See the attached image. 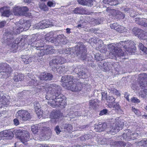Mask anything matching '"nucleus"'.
<instances>
[{"mask_svg": "<svg viewBox=\"0 0 147 147\" xmlns=\"http://www.w3.org/2000/svg\"><path fill=\"white\" fill-rule=\"evenodd\" d=\"M41 86L45 90H48L46 98L49 100L48 103L51 107H56L66 105L65 96L60 93L61 89L60 86L55 84H49L47 83L43 84Z\"/></svg>", "mask_w": 147, "mask_h": 147, "instance_id": "f257e3e1", "label": "nucleus"}, {"mask_svg": "<svg viewBox=\"0 0 147 147\" xmlns=\"http://www.w3.org/2000/svg\"><path fill=\"white\" fill-rule=\"evenodd\" d=\"M23 20L21 19L19 21L16 22L15 26L13 27L11 31L5 33L3 37V42L9 45L13 41V34H19L24 30L26 31L29 29L31 24L27 22H24Z\"/></svg>", "mask_w": 147, "mask_h": 147, "instance_id": "f03ea898", "label": "nucleus"}, {"mask_svg": "<svg viewBox=\"0 0 147 147\" xmlns=\"http://www.w3.org/2000/svg\"><path fill=\"white\" fill-rule=\"evenodd\" d=\"M94 127V129L97 132H100L105 130L107 133L111 134L117 133L122 128L121 125L118 121L114 123L109 127H108L107 123H105L95 125Z\"/></svg>", "mask_w": 147, "mask_h": 147, "instance_id": "7ed1b4c3", "label": "nucleus"}, {"mask_svg": "<svg viewBox=\"0 0 147 147\" xmlns=\"http://www.w3.org/2000/svg\"><path fill=\"white\" fill-rule=\"evenodd\" d=\"M76 53L77 56L81 60L88 61L89 65L92 67L96 66L94 63L91 61L92 56L90 54H86V48L83 45H81L79 47L76 46L75 48Z\"/></svg>", "mask_w": 147, "mask_h": 147, "instance_id": "20e7f679", "label": "nucleus"}, {"mask_svg": "<svg viewBox=\"0 0 147 147\" xmlns=\"http://www.w3.org/2000/svg\"><path fill=\"white\" fill-rule=\"evenodd\" d=\"M119 45L118 44L111 43L108 45V49L109 50L111 54L113 56V59H118V58L123 56L124 54L122 50L120 48Z\"/></svg>", "mask_w": 147, "mask_h": 147, "instance_id": "39448f33", "label": "nucleus"}, {"mask_svg": "<svg viewBox=\"0 0 147 147\" xmlns=\"http://www.w3.org/2000/svg\"><path fill=\"white\" fill-rule=\"evenodd\" d=\"M138 136V133H131V130L130 129H128L125 131V132L120 136V138L121 140H125L128 141L130 140H134Z\"/></svg>", "mask_w": 147, "mask_h": 147, "instance_id": "423d86ee", "label": "nucleus"}, {"mask_svg": "<svg viewBox=\"0 0 147 147\" xmlns=\"http://www.w3.org/2000/svg\"><path fill=\"white\" fill-rule=\"evenodd\" d=\"M12 71V69L7 63H3L1 64L0 72L4 78H7L8 74Z\"/></svg>", "mask_w": 147, "mask_h": 147, "instance_id": "0eeeda50", "label": "nucleus"}, {"mask_svg": "<svg viewBox=\"0 0 147 147\" xmlns=\"http://www.w3.org/2000/svg\"><path fill=\"white\" fill-rule=\"evenodd\" d=\"M16 115L18 118L24 121L29 120L31 118L30 113L26 110H19L17 112Z\"/></svg>", "mask_w": 147, "mask_h": 147, "instance_id": "6e6552de", "label": "nucleus"}, {"mask_svg": "<svg viewBox=\"0 0 147 147\" xmlns=\"http://www.w3.org/2000/svg\"><path fill=\"white\" fill-rule=\"evenodd\" d=\"M44 49L40 50L38 54V56H42L45 55L53 53L55 52V50L53 49L52 46L49 45H47Z\"/></svg>", "mask_w": 147, "mask_h": 147, "instance_id": "1a4fd4ad", "label": "nucleus"}, {"mask_svg": "<svg viewBox=\"0 0 147 147\" xmlns=\"http://www.w3.org/2000/svg\"><path fill=\"white\" fill-rule=\"evenodd\" d=\"M82 84L79 82H74L69 86L66 89L70 90L72 91L77 92L80 91L82 90Z\"/></svg>", "mask_w": 147, "mask_h": 147, "instance_id": "9d476101", "label": "nucleus"}, {"mask_svg": "<svg viewBox=\"0 0 147 147\" xmlns=\"http://www.w3.org/2000/svg\"><path fill=\"white\" fill-rule=\"evenodd\" d=\"M97 64L98 67L103 71L105 72L109 71L113 65V64L110 62L104 63L103 62H99Z\"/></svg>", "mask_w": 147, "mask_h": 147, "instance_id": "9b49d317", "label": "nucleus"}, {"mask_svg": "<svg viewBox=\"0 0 147 147\" xmlns=\"http://www.w3.org/2000/svg\"><path fill=\"white\" fill-rule=\"evenodd\" d=\"M45 40L44 38H38L36 41L31 44V46L37 50L40 49V48L43 47L45 43Z\"/></svg>", "mask_w": 147, "mask_h": 147, "instance_id": "f8f14e48", "label": "nucleus"}, {"mask_svg": "<svg viewBox=\"0 0 147 147\" xmlns=\"http://www.w3.org/2000/svg\"><path fill=\"white\" fill-rule=\"evenodd\" d=\"M53 78V76L51 74L45 72L42 73L38 77L40 81H42V80L49 81L52 80Z\"/></svg>", "mask_w": 147, "mask_h": 147, "instance_id": "ddd939ff", "label": "nucleus"}, {"mask_svg": "<svg viewBox=\"0 0 147 147\" xmlns=\"http://www.w3.org/2000/svg\"><path fill=\"white\" fill-rule=\"evenodd\" d=\"M0 137H5L8 140H11L13 137V133L8 130L2 131L0 132Z\"/></svg>", "mask_w": 147, "mask_h": 147, "instance_id": "4468645a", "label": "nucleus"}, {"mask_svg": "<svg viewBox=\"0 0 147 147\" xmlns=\"http://www.w3.org/2000/svg\"><path fill=\"white\" fill-rule=\"evenodd\" d=\"M64 58L62 57L56 56L55 57L51 60L49 62V65L50 66H52L53 65H56L58 64H62L63 62L62 60H63Z\"/></svg>", "mask_w": 147, "mask_h": 147, "instance_id": "2eb2a0df", "label": "nucleus"}, {"mask_svg": "<svg viewBox=\"0 0 147 147\" xmlns=\"http://www.w3.org/2000/svg\"><path fill=\"white\" fill-rule=\"evenodd\" d=\"M138 85L141 88H146L147 87V74H144L142 75L141 80L139 82Z\"/></svg>", "mask_w": 147, "mask_h": 147, "instance_id": "dca6fc26", "label": "nucleus"}, {"mask_svg": "<svg viewBox=\"0 0 147 147\" xmlns=\"http://www.w3.org/2000/svg\"><path fill=\"white\" fill-rule=\"evenodd\" d=\"M110 27L112 29H114L120 33H123L125 31L124 27L118 25L117 23H114L110 25Z\"/></svg>", "mask_w": 147, "mask_h": 147, "instance_id": "f3484780", "label": "nucleus"}, {"mask_svg": "<svg viewBox=\"0 0 147 147\" xmlns=\"http://www.w3.org/2000/svg\"><path fill=\"white\" fill-rule=\"evenodd\" d=\"M136 23L139 25L144 27L147 26V20L144 18H136L135 19Z\"/></svg>", "mask_w": 147, "mask_h": 147, "instance_id": "a211bd4d", "label": "nucleus"}, {"mask_svg": "<svg viewBox=\"0 0 147 147\" xmlns=\"http://www.w3.org/2000/svg\"><path fill=\"white\" fill-rule=\"evenodd\" d=\"M85 69L81 66H79L75 68L73 70L79 76H83L85 74Z\"/></svg>", "mask_w": 147, "mask_h": 147, "instance_id": "6ab92c4d", "label": "nucleus"}, {"mask_svg": "<svg viewBox=\"0 0 147 147\" xmlns=\"http://www.w3.org/2000/svg\"><path fill=\"white\" fill-rule=\"evenodd\" d=\"M29 139V133L25 131H24L23 134L22 135L19 139L23 143L27 142Z\"/></svg>", "mask_w": 147, "mask_h": 147, "instance_id": "aec40b11", "label": "nucleus"}, {"mask_svg": "<svg viewBox=\"0 0 147 147\" xmlns=\"http://www.w3.org/2000/svg\"><path fill=\"white\" fill-rule=\"evenodd\" d=\"M94 0H78L79 3L82 5L91 7L93 5Z\"/></svg>", "mask_w": 147, "mask_h": 147, "instance_id": "412c9836", "label": "nucleus"}, {"mask_svg": "<svg viewBox=\"0 0 147 147\" xmlns=\"http://www.w3.org/2000/svg\"><path fill=\"white\" fill-rule=\"evenodd\" d=\"M45 42L46 41L50 42L52 43H54L56 41V40L53 38V34L52 32H50L45 35Z\"/></svg>", "mask_w": 147, "mask_h": 147, "instance_id": "4be33fe9", "label": "nucleus"}, {"mask_svg": "<svg viewBox=\"0 0 147 147\" xmlns=\"http://www.w3.org/2000/svg\"><path fill=\"white\" fill-rule=\"evenodd\" d=\"M60 127L62 129V131L68 132L72 129V126L71 125L64 123L61 124Z\"/></svg>", "mask_w": 147, "mask_h": 147, "instance_id": "5701e85b", "label": "nucleus"}, {"mask_svg": "<svg viewBox=\"0 0 147 147\" xmlns=\"http://www.w3.org/2000/svg\"><path fill=\"white\" fill-rule=\"evenodd\" d=\"M24 78V76L23 74H20L17 72L14 73L13 80L16 82L21 81Z\"/></svg>", "mask_w": 147, "mask_h": 147, "instance_id": "b1692460", "label": "nucleus"}, {"mask_svg": "<svg viewBox=\"0 0 147 147\" xmlns=\"http://www.w3.org/2000/svg\"><path fill=\"white\" fill-rule=\"evenodd\" d=\"M129 40L123 41L119 43L120 45H122V46H120L121 48H122L126 49V51H129Z\"/></svg>", "mask_w": 147, "mask_h": 147, "instance_id": "393cba45", "label": "nucleus"}, {"mask_svg": "<svg viewBox=\"0 0 147 147\" xmlns=\"http://www.w3.org/2000/svg\"><path fill=\"white\" fill-rule=\"evenodd\" d=\"M68 77H67V82L68 83L67 87L69 86L71 84H72L73 82H77L78 80L76 79L74 77V76L71 75H68Z\"/></svg>", "mask_w": 147, "mask_h": 147, "instance_id": "a878e982", "label": "nucleus"}, {"mask_svg": "<svg viewBox=\"0 0 147 147\" xmlns=\"http://www.w3.org/2000/svg\"><path fill=\"white\" fill-rule=\"evenodd\" d=\"M21 11V7L17 6L13 8V12L15 16H22V12Z\"/></svg>", "mask_w": 147, "mask_h": 147, "instance_id": "bb28decb", "label": "nucleus"}, {"mask_svg": "<svg viewBox=\"0 0 147 147\" xmlns=\"http://www.w3.org/2000/svg\"><path fill=\"white\" fill-rule=\"evenodd\" d=\"M39 8L42 11H48L49 8L43 2H40L38 4Z\"/></svg>", "mask_w": 147, "mask_h": 147, "instance_id": "cd10ccee", "label": "nucleus"}, {"mask_svg": "<svg viewBox=\"0 0 147 147\" xmlns=\"http://www.w3.org/2000/svg\"><path fill=\"white\" fill-rule=\"evenodd\" d=\"M98 101L97 99H94L92 100H90L89 101L90 106L92 107L93 109H96L98 106Z\"/></svg>", "mask_w": 147, "mask_h": 147, "instance_id": "c85d7f7f", "label": "nucleus"}, {"mask_svg": "<svg viewBox=\"0 0 147 147\" xmlns=\"http://www.w3.org/2000/svg\"><path fill=\"white\" fill-rule=\"evenodd\" d=\"M50 117L52 119H57L60 116L58 111H53L50 115Z\"/></svg>", "mask_w": 147, "mask_h": 147, "instance_id": "c756f323", "label": "nucleus"}, {"mask_svg": "<svg viewBox=\"0 0 147 147\" xmlns=\"http://www.w3.org/2000/svg\"><path fill=\"white\" fill-rule=\"evenodd\" d=\"M113 145L115 147H125L126 143L123 141H119L114 142Z\"/></svg>", "mask_w": 147, "mask_h": 147, "instance_id": "7c9ffc66", "label": "nucleus"}, {"mask_svg": "<svg viewBox=\"0 0 147 147\" xmlns=\"http://www.w3.org/2000/svg\"><path fill=\"white\" fill-rule=\"evenodd\" d=\"M16 40H18V41L19 42L18 43V44L19 46H20L21 47L24 46L25 44L26 43L27 39H26L24 36L22 37V38H21L20 39L17 38Z\"/></svg>", "mask_w": 147, "mask_h": 147, "instance_id": "2f4dec72", "label": "nucleus"}, {"mask_svg": "<svg viewBox=\"0 0 147 147\" xmlns=\"http://www.w3.org/2000/svg\"><path fill=\"white\" fill-rule=\"evenodd\" d=\"M113 11H115V13L116 16L119 19H123L124 18L125 15L123 13L118 10L114 9Z\"/></svg>", "mask_w": 147, "mask_h": 147, "instance_id": "473e14b6", "label": "nucleus"}, {"mask_svg": "<svg viewBox=\"0 0 147 147\" xmlns=\"http://www.w3.org/2000/svg\"><path fill=\"white\" fill-rule=\"evenodd\" d=\"M67 77H68V75L64 76H62L61 80V82L63 83L62 84L63 86L66 88H67L68 84L67 83Z\"/></svg>", "mask_w": 147, "mask_h": 147, "instance_id": "72a5a7b5", "label": "nucleus"}, {"mask_svg": "<svg viewBox=\"0 0 147 147\" xmlns=\"http://www.w3.org/2000/svg\"><path fill=\"white\" fill-rule=\"evenodd\" d=\"M23 132H24V131H22L20 129L15 130L13 131V135L14 134L15 136H16V137L19 139H20V136L23 134Z\"/></svg>", "mask_w": 147, "mask_h": 147, "instance_id": "f704fd0d", "label": "nucleus"}, {"mask_svg": "<svg viewBox=\"0 0 147 147\" xmlns=\"http://www.w3.org/2000/svg\"><path fill=\"white\" fill-rule=\"evenodd\" d=\"M139 34L138 36V37L141 39L146 40L147 39L144 37L147 36V32L143 31L142 30V31Z\"/></svg>", "mask_w": 147, "mask_h": 147, "instance_id": "c9c22d12", "label": "nucleus"}, {"mask_svg": "<svg viewBox=\"0 0 147 147\" xmlns=\"http://www.w3.org/2000/svg\"><path fill=\"white\" fill-rule=\"evenodd\" d=\"M129 51H128L129 52H131L132 51L133 52L134 50L135 49V48H136L134 42L132 41L129 40Z\"/></svg>", "mask_w": 147, "mask_h": 147, "instance_id": "e433bc0d", "label": "nucleus"}, {"mask_svg": "<svg viewBox=\"0 0 147 147\" xmlns=\"http://www.w3.org/2000/svg\"><path fill=\"white\" fill-rule=\"evenodd\" d=\"M138 45L140 50L142 51L146 54H147V48L145 47L142 43H138Z\"/></svg>", "mask_w": 147, "mask_h": 147, "instance_id": "4c0bfd02", "label": "nucleus"}, {"mask_svg": "<svg viewBox=\"0 0 147 147\" xmlns=\"http://www.w3.org/2000/svg\"><path fill=\"white\" fill-rule=\"evenodd\" d=\"M18 41L16 40L13 42L11 47L12 49L13 50V52H16L15 51L16 50V49H18L19 45L18 44Z\"/></svg>", "mask_w": 147, "mask_h": 147, "instance_id": "58836bf2", "label": "nucleus"}, {"mask_svg": "<svg viewBox=\"0 0 147 147\" xmlns=\"http://www.w3.org/2000/svg\"><path fill=\"white\" fill-rule=\"evenodd\" d=\"M84 10L83 8L77 7L75 9L73 12L76 14H82L84 13Z\"/></svg>", "mask_w": 147, "mask_h": 147, "instance_id": "ea45409f", "label": "nucleus"}, {"mask_svg": "<svg viewBox=\"0 0 147 147\" xmlns=\"http://www.w3.org/2000/svg\"><path fill=\"white\" fill-rule=\"evenodd\" d=\"M141 31H142V30L136 27H134L132 30L133 34L135 36L137 35L138 36Z\"/></svg>", "mask_w": 147, "mask_h": 147, "instance_id": "a19ab883", "label": "nucleus"}, {"mask_svg": "<svg viewBox=\"0 0 147 147\" xmlns=\"http://www.w3.org/2000/svg\"><path fill=\"white\" fill-rule=\"evenodd\" d=\"M107 101L109 103V106H110V105H112L113 103L115 101V99L113 96H108V97L106 98Z\"/></svg>", "mask_w": 147, "mask_h": 147, "instance_id": "79ce46f5", "label": "nucleus"}, {"mask_svg": "<svg viewBox=\"0 0 147 147\" xmlns=\"http://www.w3.org/2000/svg\"><path fill=\"white\" fill-rule=\"evenodd\" d=\"M30 37L29 39L28 43V45H31L32 43L35 42V41H36L38 38L35 36H31Z\"/></svg>", "mask_w": 147, "mask_h": 147, "instance_id": "37998d69", "label": "nucleus"}, {"mask_svg": "<svg viewBox=\"0 0 147 147\" xmlns=\"http://www.w3.org/2000/svg\"><path fill=\"white\" fill-rule=\"evenodd\" d=\"M66 37L63 34H60L57 36V38L63 44L66 43V42H65V40Z\"/></svg>", "mask_w": 147, "mask_h": 147, "instance_id": "c03bdc74", "label": "nucleus"}, {"mask_svg": "<svg viewBox=\"0 0 147 147\" xmlns=\"http://www.w3.org/2000/svg\"><path fill=\"white\" fill-rule=\"evenodd\" d=\"M22 61H23L25 64H28L31 62V59H30V58H28L24 56L22 57Z\"/></svg>", "mask_w": 147, "mask_h": 147, "instance_id": "a18cd8bd", "label": "nucleus"}, {"mask_svg": "<svg viewBox=\"0 0 147 147\" xmlns=\"http://www.w3.org/2000/svg\"><path fill=\"white\" fill-rule=\"evenodd\" d=\"M138 145L139 146H147V140L144 139L138 142L137 143Z\"/></svg>", "mask_w": 147, "mask_h": 147, "instance_id": "49530a36", "label": "nucleus"}, {"mask_svg": "<svg viewBox=\"0 0 147 147\" xmlns=\"http://www.w3.org/2000/svg\"><path fill=\"white\" fill-rule=\"evenodd\" d=\"M38 128H39L40 127ZM38 127L37 125H33L31 126V130L33 133L35 134L38 132L39 129H38Z\"/></svg>", "mask_w": 147, "mask_h": 147, "instance_id": "de8ad7c7", "label": "nucleus"}, {"mask_svg": "<svg viewBox=\"0 0 147 147\" xmlns=\"http://www.w3.org/2000/svg\"><path fill=\"white\" fill-rule=\"evenodd\" d=\"M55 2L53 0H48L47 3V6L49 7H54L55 5Z\"/></svg>", "mask_w": 147, "mask_h": 147, "instance_id": "09e8293b", "label": "nucleus"}, {"mask_svg": "<svg viewBox=\"0 0 147 147\" xmlns=\"http://www.w3.org/2000/svg\"><path fill=\"white\" fill-rule=\"evenodd\" d=\"M95 60L97 61H102L103 59L102 56L98 53H96L94 55Z\"/></svg>", "mask_w": 147, "mask_h": 147, "instance_id": "8fccbe9b", "label": "nucleus"}, {"mask_svg": "<svg viewBox=\"0 0 147 147\" xmlns=\"http://www.w3.org/2000/svg\"><path fill=\"white\" fill-rule=\"evenodd\" d=\"M33 85L34 86H37L38 85H41V84H42V85L43 84L45 83H43L41 81H40V80L39 81H37V80L35 79H33Z\"/></svg>", "mask_w": 147, "mask_h": 147, "instance_id": "3c124183", "label": "nucleus"}, {"mask_svg": "<svg viewBox=\"0 0 147 147\" xmlns=\"http://www.w3.org/2000/svg\"><path fill=\"white\" fill-rule=\"evenodd\" d=\"M28 8L26 6L21 7V12H22V16L24 15L25 13L28 11Z\"/></svg>", "mask_w": 147, "mask_h": 147, "instance_id": "603ef678", "label": "nucleus"}, {"mask_svg": "<svg viewBox=\"0 0 147 147\" xmlns=\"http://www.w3.org/2000/svg\"><path fill=\"white\" fill-rule=\"evenodd\" d=\"M34 106L35 108V111L40 110V106L39 102L37 101H35L34 103Z\"/></svg>", "mask_w": 147, "mask_h": 147, "instance_id": "864d4df0", "label": "nucleus"}, {"mask_svg": "<svg viewBox=\"0 0 147 147\" xmlns=\"http://www.w3.org/2000/svg\"><path fill=\"white\" fill-rule=\"evenodd\" d=\"M110 105V107L115 108L117 110H118L119 109H120V107L119 106V104L118 103H114L113 104H112V105Z\"/></svg>", "mask_w": 147, "mask_h": 147, "instance_id": "5fc2aeb1", "label": "nucleus"}, {"mask_svg": "<svg viewBox=\"0 0 147 147\" xmlns=\"http://www.w3.org/2000/svg\"><path fill=\"white\" fill-rule=\"evenodd\" d=\"M109 114L108 110L107 109H103L100 111L99 115L102 116L104 115H107Z\"/></svg>", "mask_w": 147, "mask_h": 147, "instance_id": "6e6d98bb", "label": "nucleus"}, {"mask_svg": "<svg viewBox=\"0 0 147 147\" xmlns=\"http://www.w3.org/2000/svg\"><path fill=\"white\" fill-rule=\"evenodd\" d=\"M42 22L44 24V26L45 28L49 27L51 25V23L48 20H42Z\"/></svg>", "mask_w": 147, "mask_h": 147, "instance_id": "4d7b16f0", "label": "nucleus"}, {"mask_svg": "<svg viewBox=\"0 0 147 147\" xmlns=\"http://www.w3.org/2000/svg\"><path fill=\"white\" fill-rule=\"evenodd\" d=\"M10 14V13L9 10H6L3 11L2 14V16L6 17H8Z\"/></svg>", "mask_w": 147, "mask_h": 147, "instance_id": "13d9d810", "label": "nucleus"}, {"mask_svg": "<svg viewBox=\"0 0 147 147\" xmlns=\"http://www.w3.org/2000/svg\"><path fill=\"white\" fill-rule=\"evenodd\" d=\"M35 111L37 114V115L38 117L39 118H40L41 117H42L43 114V112L42 111V110L41 111V110L40 109V110H36Z\"/></svg>", "mask_w": 147, "mask_h": 147, "instance_id": "bf43d9fd", "label": "nucleus"}, {"mask_svg": "<svg viewBox=\"0 0 147 147\" xmlns=\"http://www.w3.org/2000/svg\"><path fill=\"white\" fill-rule=\"evenodd\" d=\"M55 130L56 133L58 134H59L61 131H62V129H61V127H60V126L59 125H57L55 127Z\"/></svg>", "mask_w": 147, "mask_h": 147, "instance_id": "052dcab7", "label": "nucleus"}, {"mask_svg": "<svg viewBox=\"0 0 147 147\" xmlns=\"http://www.w3.org/2000/svg\"><path fill=\"white\" fill-rule=\"evenodd\" d=\"M144 88V90H143L144 93L141 94L140 95V96L141 98H146V95H147V91H146V88Z\"/></svg>", "mask_w": 147, "mask_h": 147, "instance_id": "680f3d73", "label": "nucleus"}, {"mask_svg": "<svg viewBox=\"0 0 147 147\" xmlns=\"http://www.w3.org/2000/svg\"><path fill=\"white\" fill-rule=\"evenodd\" d=\"M44 24H43L42 21L37 24V26L38 27V28L39 29H42V28H45V27H44Z\"/></svg>", "mask_w": 147, "mask_h": 147, "instance_id": "e2e57ef3", "label": "nucleus"}, {"mask_svg": "<svg viewBox=\"0 0 147 147\" xmlns=\"http://www.w3.org/2000/svg\"><path fill=\"white\" fill-rule=\"evenodd\" d=\"M131 101L134 103H139L140 102V100L137 98L133 97L131 99Z\"/></svg>", "mask_w": 147, "mask_h": 147, "instance_id": "0e129e2a", "label": "nucleus"}, {"mask_svg": "<svg viewBox=\"0 0 147 147\" xmlns=\"http://www.w3.org/2000/svg\"><path fill=\"white\" fill-rule=\"evenodd\" d=\"M101 94L102 99L103 100L106 99V98H107L108 96L107 95V92H102Z\"/></svg>", "mask_w": 147, "mask_h": 147, "instance_id": "69168bd1", "label": "nucleus"}, {"mask_svg": "<svg viewBox=\"0 0 147 147\" xmlns=\"http://www.w3.org/2000/svg\"><path fill=\"white\" fill-rule=\"evenodd\" d=\"M107 50L106 47L103 46L101 49H100V51L102 53H105L106 52Z\"/></svg>", "mask_w": 147, "mask_h": 147, "instance_id": "338daca9", "label": "nucleus"}, {"mask_svg": "<svg viewBox=\"0 0 147 147\" xmlns=\"http://www.w3.org/2000/svg\"><path fill=\"white\" fill-rule=\"evenodd\" d=\"M65 55H69L71 54V50L70 48H67L66 49H65Z\"/></svg>", "mask_w": 147, "mask_h": 147, "instance_id": "774afa93", "label": "nucleus"}]
</instances>
